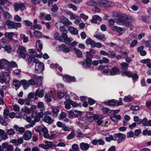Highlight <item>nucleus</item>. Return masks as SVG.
I'll use <instances>...</instances> for the list:
<instances>
[{
    "instance_id": "1",
    "label": "nucleus",
    "mask_w": 151,
    "mask_h": 151,
    "mask_svg": "<svg viewBox=\"0 0 151 151\" xmlns=\"http://www.w3.org/2000/svg\"><path fill=\"white\" fill-rule=\"evenodd\" d=\"M96 51L93 49L91 50L89 52H86V59L85 62L80 61L79 62L80 64L82 65L86 69L90 68L92 63L91 58H92V54H95Z\"/></svg>"
},
{
    "instance_id": "2",
    "label": "nucleus",
    "mask_w": 151,
    "mask_h": 151,
    "mask_svg": "<svg viewBox=\"0 0 151 151\" xmlns=\"http://www.w3.org/2000/svg\"><path fill=\"white\" fill-rule=\"evenodd\" d=\"M6 24L8 28L10 29H17V27H20L22 26L20 23L15 22L9 20L6 21Z\"/></svg>"
},
{
    "instance_id": "3",
    "label": "nucleus",
    "mask_w": 151,
    "mask_h": 151,
    "mask_svg": "<svg viewBox=\"0 0 151 151\" xmlns=\"http://www.w3.org/2000/svg\"><path fill=\"white\" fill-rule=\"evenodd\" d=\"M68 117L73 119L81 116L82 112L76 110H70L68 112Z\"/></svg>"
},
{
    "instance_id": "4",
    "label": "nucleus",
    "mask_w": 151,
    "mask_h": 151,
    "mask_svg": "<svg viewBox=\"0 0 151 151\" xmlns=\"http://www.w3.org/2000/svg\"><path fill=\"white\" fill-rule=\"evenodd\" d=\"M117 21L116 23L117 24L123 25L127 20V16L124 14L118 15L117 17Z\"/></svg>"
},
{
    "instance_id": "5",
    "label": "nucleus",
    "mask_w": 151,
    "mask_h": 151,
    "mask_svg": "<svg viewBox=\"0 0 151 151\" xmlns=\"http://www.w3.org/2000/svg\"><path fill=\"white\" fill-rule=\"evenodd\" d=\"M10 80L9 73L6 72H3L0 75V81L2 83H7Z\"/></svg>"
},
{
    "instance_id": "6",
    "label": "nucleus",
    "mask_w": 151,
    "mask_h": 151,
    "mask_svg": "<svg viewBox=\"0 0 151 151\" xmlns=\"http://www.w3.org/2000/svg\"><path fill=\"white\" fill-rule=\"evenodd\" d=\"M96 3L98 5L101 7H109L113 5L111 2L106 0H98Z\"/></svg>"
},
{
    "instance_id": "7",
    "label": "nucleus",
    "mask_w": 151,
    "mask_h": 151,
    "mask_svg": "<svg viewBox=\"0 0 151 151\" xmlns=\"http://www.w3.org/2000/svg\"><path fill=\"white\" fill-rule=\"evenodd\" d=\"M14 10L17 12L19 10L22 12L25 9V5L23 3H15L13 4Z\"/></svg>"
},
{
    "instance_id": "8",
    "label": "nucleus",
    "mask_w": 151,
    "mask_h": 151,
    "mask_svg": "<svg viewBox=\"0 0 151 151\" xmlns=\"http://www.w3.org/2000/svg\"><path fill=\"white\" fill-rule=\"evenodd\" d=\"M44 65L43 63H40L35 65V71L37 73H40L44 69Z\"/></svg>"
},
{
    "instance_id": "9",
    "label": "nucleus",
    "mask_w": 151,
    "mask_h": 151,
    "mask_svg": "<svg viewBox=\"0 0 151 151\" xmlns=\"http://www.w3.org/2000/svg\"><path fill=\"white\" fill-rule=\"evenodd\" d=\"M114 136L116 138V141H117L118 143L122 142L125 139L126 137L125 134L121 133L115 134Z\"/></svg>"
},
{
    "instance_id": "10",
    "label": "nucleus",
    "mask_w": 151,
    "mask_h": 151,
    "mask_svg": "<svg viewBox=\"0 0 151 151\" xmlns=\"http://www.w3.org/2000/svg\"><path fill=\"white\" fill-rule=\"evenodd\" d=\"M45 145L44 144H40L38 145L39 147L48 150L50 147H52L53 146L52 142L50 141H47Z\"/></svg>"
},
{
    "instance_id": "11",
    "label": "nucleus",
    "mask_w": 151,
    "mask_h": 151,
    "mask_svg": "<svg viewBox=\"0 0 151 151\" xmlns=\"http://www.w3.org/2000/svg\"><path fill=\"white\" fill-rule=\"evenodd\" d=\"M9 63L5 59H0V69H3L5 68L6 67H9Z\"/></svg>"
},
{
    "instance_id": "12",
    "label": "nucleus",
    "mask_w": 151,
    "mask_h": 151,
    "mask_svg": "<svg viewBox=\"0 0 151 151\" xmlns=\"http://www.w3.org/2000/svg\"><path fill=\"white\" fill-rule=\"evenodd\" d=\"M39 17L41 20L50 21L51 19V17L50 14H45L43 13H40Z\"/></svg>"
},
{
    "instance_id": "13",
    "label": "nucleus",
    "mask_w": 151,
    "mask_h": 151,
    "mask_svg": "<svg viewBox=\"0 0 151 151\" xmlns=\"http://www.w3.org/2000/svg\"><path fill=\"white\" fill-rule=\"evenodd\" d=\"M119 69L115 66L113 67L109 71L110 75L112 76L119 75Z\"/></svg>"
},
{
    "instance_id": "14",
    "label": "nucleus",
    "mask_w": 151,
    "mask_h": 151,
    "mask_svg": "<svg viewBox=\"0 0 151 151\" xmlns=\"http://www.w3.org/2000/svg\"><path fill=\"white\" fill-rule=\"evenodd\" d=\"M79 146L81 150L83 151H87L90 147L89 144L83 142L80 143Z\"/></svg>"
},
{
    "instance_id": "15",
    "label": "nucleus",
    "mask_w": 151,
    "mask_h": 151,
    "mask_svg": "<svg viewBox=\"0 0 151 151\" xmlns=\"http://www.w3.org/2000/svg\"><path fill=\"white\" fill-rule=\"evenodd\" d=\"M26 52L25 48L23 46H19L17 52L18 54L21 57Z\"/></svg>"
},
{
    "instance_id": "16",
    "label": "nucleus",
    "mask_w": 151,
    "mask_h": 151,
    "mask_svg": "<svg viewBox=\"0 0 151 151\" xmlns=\"http://www.w3.org/2000/svg\"><path fill=\"white\" fill-rule=\"evenodd\" d=\"M3 146L4 147L5 151H13V147L12 145L9 144L8 142L3 143Z\"/></svg>"
},
{
    "instance_id": "17",
    "label": "nucleus",
    "mask_w": 151,
    "mask_h": 151,
    "mask_svg": "<svg viewBox=\"0 0 151 151\" xmlns=\"http://www.w3.org/2000/svg\"><path fill=\"white\" fill-rule=\"evenodd\" d=\"M32 133L29 130H27L25 132L23 136V138L24 140H28L32 137Z\"/></svg>"
},
{
    "instance_id": "18",
    "label": "nucleus",
    "mask_w": 151,
    "mask_h": 151,
    "mask_svg": "<svg viewBox=\"0 0 151 151\" xmlns=\"http://www.w3.org/2000/svg\"><path fill=\"white\" fill-rule=\"evenodd\" d=\"M63 78L64 81H67L68 82L74 81L75 79L74 77H72L68 75H66Z\"/></svg>"
},
{
    "instance_id": "19",
    "label": "nucleus",
    "mask_w": 151,
    "mask_h": 151,
    "mask_svg": "<svg viewBox=\"0 0 151 151\" xmlns=\"http://www.w3.org/2000/svg\"><path fill=\"white\" fill-rule=\"evenodd\" d=\"M98 20L99 21H101L102 20L101 18L98 15H94L93 16L91 21L92 23H97Z\"/></svg>"
},
{
    "instance_id": "20",
    "label": "nucleus",
    "mask_w": 151,
    "mask_h": 151,
    "mask_svg": "<svg viewBox=\"0 0 151 151\" xmlns=\"http://www.w3.org/2000/svg\"><path fill=\"white\" fill-rule=\"evenodd\" d=\"M117 103V100L114 99H112L108 100L104 102V104H107L109 106H114L116 105Z\"/></svg>"
},
{
    "instance_id": "21",
    "label": "nucleus",
    "mask_w": 151,
    "mask_h": 151,
    "mask_svg": "<svg viewBox=\"0 0 151 151\" xmlns=\"http://www.w3.org/2000/svg\"><path fill=\"white\" fill-rule=\"evenodd\" d=\"M112 29L114 31L117 32L121 34H123L124 31V29L123 28L117 26H114Z\"/></svg>"
},
{
    "instance_id": "22",
    "label": "nucleus",
    "mask_w": 151,
    "mask_h": 151,
    "mask_svg": "<svg viewBox=\"0 0 151 151\" xmlns=\"http://www.w3.org/2000/svg\"><path fill=\"white\" fill-rule=\"evenodd\" d=\"M68 29L70 32L73 35H76L78 34V30L73 27H69Z\"/></svg>"
},
{
    "instance_id": "23",
    "label": "nucleus",
    "mask_w": 151,
    "mask_h": 151,
    "mask_svg": "<svg viewBox=\"0 0 151 151\" xmlns=\"http://www.w3.org/2000/svg\"><path fill=\"white\" fill-rule=\"evenodd\" d=\"M36 47L37 50L40 52L42 48V45L40 40L37 41L36 44Z\"/></svg>"
},
{
    "instance_id": "24",
    "label": "nucleus",
    "mask_w": 151,
    "mask_h": 151,
    "mask_svg": "<svg viewBox=\"0 0 151 151\" xmlns=\"http://www.w3.org/2000/svg\"><path fill=\"white\" fill-rule=\"evenodd\" d=\"M0 136L3 139L6 140L8 138V136L6 133L1 129H0Z\"/></svg>"
},
{
    "instance_id": "25",
    "label": "nucleus",
    "mask_w": 151,
    "mask_h": 151,
    "mask_svg": "<svg viewBox=\"0 0 151 151\" xmlns=\"http://www.w3.org/2000/svg\"><path fill=\"white\" fill-rule=\"evenodd\" d=\"M21 83L23 85V88L24 89H27L28 88L29 85L28 81L25 80H22L21 81Z\"/></svg>"
},
{
    "instance_id": "26",
    "label": "nucleus",
    "mask_w": 151,
    "mask_h": 151,
    "mask_svg": "<svg viewBox=\"0 0 151 151\" xmlns=\"http://www.w3.org/2000/svg\"><path fill=\"white\" fill-rule=\"evenodd\" d=\"M44 95V92L42 90H40L37 89L35 93V95L36 96H38L40 97H42Z\"/></svg>"
},
{
    "instance_id": "27",
    "label": "nucleus",
    "mask_w": 151,
    "mask_h": 151,
    "mask_svg": "<svg viewBox=\"0 0 151 151\" xmlns=\"http://www.w3.org/2000/svg\"><path fill=\"white\" fill-rule=\"evenodd\" d=\"M0 9H1L3 12V16L5 19H7L11 17V16L9 12L4 11L2 7L0 8Z\"/></svg>"
},
{
    "instance_id": "28",
    "label": "nucleus",
    "mask_w": 151,
    "mask_h": 151,
    "mask_svg": "<svg viewBox=\"0 0 151 151\" xmlns=\"http://www.w3.org/2000/svg\"><path fill=\"white\" fill-rule=\"evenodd\" d=\"M13 85L15 86V89L17 90L19 87L20 83L19 81L16 79H14L13 81Z\"/></svg>"
},
{
    "instance_id": "29",
    "label": "nucleus",
    "mask_w": 151,
    "mask_h": 151,
    "mask_svg": "<svg viewBox=\"0 0 151 151\" xmlns=\"http://www.w3.org/2000/svg\"><path fill=\"white\" fill-rule=\"evenodd\" d=\"M14 35L15 33L14 32H6L4 34V35L6 36V37H7L11 40H12L13 37L14 36Z\"/></svg>"
},
{
    "instance_id": "30",
    "label": "nucleus",
    "mask_w": 151,
    "mask_h": 151,
    "mask_svg": "<svg viewBox=\"0 0 151 151\" xmlns=\"http://www.w3.org/2000/svg\"><path fill=\"white\" fill-rule=\"evenodd\" d=\"M63 23L65 25H69L72 24V22L69 19L66 18H64L62 20Z\"/></svg>"
},
{
    "instance_id": "31",
    "label": "nucleus",
    "mask_w": 151,
    "mask_h": 151,
    "mask_svg": "<svg viewBox=\"0 0 151 151\" xmlns=\"http://www.w3.org/2000/svg\"><path fill=\"white\" fill-rule=\"evenodd\" d=\"M44 119L45 122L49 124H51L53 122V120L48 116H45Z\"/></svg>"
},
{
    "instance_id": "32",
    "label": "nucleus",
    "mask_w": 151,
    "mask_h": 151,
    "mask_svg": "<svg viewBox=\"0 0 151 151\" xmlns=\"http://www.w3.org/2000/svg\"><path fill=\"white\" fill-rule=\"evenodd\" d=\"M105 139L106 141L109 142L112 140L116 141V138L115 136L114 137L111 135H109L108 136L106 137Z\"/></svg>"
},
{
    "instance_id": "33",
    "label": "nucleus",
    "mask_w": 151,
    "mask_h": 151,
    "mask_svg": "<svg viewBox=\"0 0 151 151\" xmlns=\"http://www.w3.org/2000/svg\"><path fill=\"white\" fill-rule=\"evenodd\" d=\"M86 4L88 6H95L97 3L94 0H89L86 2Z\"/></svg>"
},
{
    "instance_id": "34",
    "label": "nucleus",
    "mask_w": 151,
    "mask_h": 151,
    "mask_svg": "<svg viewBox=\"0 0 151 151\" xmlns=\"http://www.w3.org/2000/svg\"><path fill=\"white\" fill-rule=\"evenodd\" d=\"M21 57L22 58L25 59L26 61H28V62H30L32 60V59L30 56L25 53Z\"/></svg>"
},
{
    "instance_id": "35",
    "label": "nucleus",
    "mask_w": 151,
    "mask_h": 151,
    "mask_svg": "<svg viewBox=\"0 0 151 151\" xmlns=\"http://www.w3.org/2000/svg\"><path fill=\"white\" fill-rule=\"evenodd\" d=\"M142 41L144 42L146 47H149V50H151V40L145 41L143 40Z\"/></svg>"
},
{
    "instance_id": "36",
    "label": "nucleus",
    "mask_w": 151,
    "mask_h": 151,
    "mask_svg": "<svg viewBox=\"0 0 151 151\" xmlns=\"http://www.w3.org/2000/svg\"><path fill=\"white\" fill-rule=\"evenodd\" d=\"M34 35L37 38H40L42 36V33L38 30L35 31L34 32Z\"/></svg>"
},
{
    "instance_id": "37",
    "label": "nucleus",
    "mask_w": 151,
    "mask_h": 151,
    "mask_svg": "<svg viewBox=\"0 0 151 151\" xmlns=\"http://www.w3.org/2000/svg\"><path fill=\"white\" fill-rule=\"evenodd\" d=\"M94 42V41L91 38H88L86 41V44L88 45H91L92 47H93Z\"/></svg>"
},
{
    "instance_id": "38",
    "label": "nucleus",
    "mask_w": 151,
    "mask_h": 151,
    "mask_svg": "<svg viewBox=\"0 0 151 151\" xmlns=\"http://www.w3.org/2000/svg\"><path fill=\"white\" fill-rule=\"evenodd\" d=\"M94 36L95 37L99 40H101L105 37L104 35L101 33L96 34Z\"/></svg>"
},
{
    "instance_id": "39",
    "label": "nucleus",
    "mask_w": 151,
    "mask_h": 151,
    "mask_svg": "<svg viewBox=\"0 0 151 151\" xmlns=\"http://www.w3.org/2000/svg\"><path fill=\"white\" fill-rule=\"evenodd\" d=\"M120 65L121 66V68L123 70H127L128 69V66L129 64L125 62L121 63H120Z\"/></svg>"
},
{
    "instance_id": "40",
    "label": "nucleus",
    "mask_w": 151,
    "mask_h": 151,
    "mask_svg": "<svg viewBox=\"0 0 151 151\" xmlns=\"http://www.w3.org/2000/svg\"><path fill=\"white\" fill-rule=\"evenodd\" d=\"M133 99L132 96L129 95L125 96L124 98V100L126 102H130L132 101Z\"/></svg>"
},
{
    "instance_id": "41",
    "label": "nucleus",
    "mask_w": 151,
    "mask_h": 151,
    "mask_svg": "<svg viewBox=\"0 0 151 151\" xmlns=\"http://www.w3.org/2000/svg\"><path fill=\"white\" fill-rule=\"evenodd\" d=\"M75 137V132L72 130L71 132L67 137V138L68 139H70L73 138Z\"/></svg>"
},
{
    "instance_id": "42",
    "label": "nucleus",
    "mask_w": 151,
    "mask_h": 151,
    "mask_svg": "<svg viewBox=\"0 0 151 151\" xmlns=\"http://www.w3.org/2000/svg\"><path fill=\"white\" fill-rule=\"evenodd\" d=\"M134 121L136 122L137 124H140L142 123V119H139L138 116H134Z\"/></svg>"
},
{
    "instance_id": "43",
    "label": "nucleus",
    "mask_w": 151,
    "mask_h": 151,
    "mask_svg": "<svg viewBox=\"0 0 151 151\" xmlns=\"http://www.w3.org/2000/svg\"><path fill=\"white\" fill-rule=\"evenodd\" d=\"M73 50L75 51L77 56L78 58H81L82 56V52L79 50L77 49L76 48H74Z\"/></svg>"
},
{
    "instance_id": "44",
    "label": "nucleus",
    "mask_w": 151,
    "mask_h": 151,
    "mask_svg": "<svg viewBox=\"0 0 151 151\" xmlns=\"http://www.w3.org/2000/svg\"><path fill=\"white\" fill-rule=\"evenodd\" d=\"M70 101H65L64 102L65 107L66 109L68 110L71 108V106H70Z\"/></svg>"
},
{
    "instance_id": "45",
    "label": "nucleus",
    "mask_w": 151,
    "mask_h": 151,
    "mask_svg": "<svg viewBox=\"0 0 151 151\" xmlns=\"http://www.w3.org/2000/svg\"><path fill=\"white\" fill-rule=\"evenodd\" d=\"M21 38L23 39V42L24 43H26L28 41V37L26 36L24 34H21L20 35Z\"/></svg>"
},
{
    "instance_id": "46",
    "label": "nucleus",
    "mask_w": 151,
    "mask_h": 151,
    "mask_svg": "<svg viewBox=\"0 0 151 151\" xmlns=\"http://www.w3.org/2000/svg\"><path fill=\"white\" fill-rule=\"evenodd\" d=\"M109 62V60L107 58L104 57L102 60H99V63L101 64L103 63H106Z\"/></svg>"
},
{
    "instance_id": "47",
    "label": "nucleus",
    "mask_w": 151,
    "mask_h": 151,
    "mask_svg": "<svg viewBox=\"0 0 151 151\" xmlns=\"http://www.w3.org/2000/svg\"><path fill=\"white\" fill-rule=\"evenodd\" d=\"M0 124L5 126H6L8 124L5 121V119L2 116H0Z\"/></svg>"
},
{
    "instance_id": "48",
    "label": "nucleus",
    "mask_w": 151,
    "mask_h": 151,
    "mask_svg": "<svg viewBox=\"0 0 151 151\" xmlns=\"http://www.w3.org/2000/svg\"><path fill=\"white\" fill-rule=\"evenodd\" d=\"M73 40V39L71 37H67L64 40L65 42L67 45H69L71 42Z\"/></svg>"
},
{
    "instance_id": "49",
    "label": "nucleus",
    "mask_w": 151,
    "mask_h": 151,
    "mask_svg": "<svg viewBox=\"0 0 151 151\" xmlns=\"http://www.w3.org/2000/svg\"><path fill=\"white\" fill-rule=\"evenodd\" d=\"M15 133V131L13 129H7L6 132L7 134L10 135H13Z\"/></svg>"
},
{
    "instance_id": "50",
    "label": "nucleus",
    "mask_w": 151,
    "mask_h": 151,
    "mask_svg": "<svg viewBox=\"0 0 151 151\" xmlns=\"http://www.w3.org/2000/svg\"><path fill=\"white\" fill-rule=\"evenodd\" d=\"M30 28L31 29H32L33 30H35V29H37L38 30H40L42 29V27L40 25L36 24L34 25L33 27L32 26L31 27H30Z\"/></svg>"
},
{
    "instance_id": "51",
    "label": "nucleus",
    "mask_w": 151,
    "mask_h": 151,
    "mask_svg": "<svg viewBox=\"0 0 151 151\" xmlns=\"http://www.w3.org/2000/svg\"><path fill=\"white\" fill-rule=\"evenodd\" d=\"M67 114L64 112H62L59 116V119L60 120H63L64 118L66 117Z\"/></svg>"
},
{
    "instance_id": "52",
    "label": "nucleus",
    "mask_w": 151,
    "mask_h": 151,
    "mask_svg": "<svg viewBox=\"0 0 151 151\" xmlns=\"http://www.w3.org/2000/svg\"><path fill=\"white\" fill-rule=\"evenodd\" d=\"M67 14L70 16V19H75L77 16L73 14L70 12L69 11L67 12Z\"/></svg>"
},
{
    "instance_id": "53",
    "label": "nucleus",
    "mask_w": 151,
    "mask_h": 151,
    "mask_svg": "<svg viewBox=\"0 0 151 151\" xmlns=\"http://www.w3.org/2000/svg\"><path fill=\"white\" fill-rule=\"evenodd\" d=\"M72 148L74 151H79L78 146L77 144H73L72 146Z\"/></svg>"
},
{
    "instance_id": "54",
    "label": "nucleus",
    "mask_w": 151,
    "mask_h": 151,
    "mask_svg": "<svg viewBox=\"0 0 151 151\" xmlns=\"http://www.w3.org/2000/svg\"><path fill=\"white\" fill-rule=\"evenodd\" d=\"M138 42L136 40H134L130 43V47L132 48L135 47L137 45Z\"/></svg>"
},
{
    "instance_id": "55",
    "label": "nucleus",
    "mask_w": 151,
    "mask_h": 151,
    "mask_svg": "<svg viewBox=\"0 0 151 151\" xmlns=\"http://www.w3.org/2000/svg\"><path fill=\"white\" fill-rule=\"evenodd\" d=\"M55 135L52 134L50 136V135L49 134L47 133V134H45V137L47 139H52L54 138L55 137Z\"/></svg>"
},
{
    "instance_id": "56",
    "label": "nucleus",
    "mask_w": 151,
    "mask_h": 151,
    "mask_svg": "<svg viewBox=\"0 0 151 151\" xmlns=\"http://www.w3.org/2000/svg\"><path fill=\"white\" fill-rule=\"evenodd\" d=\"M25 24L28 27L31 26L32 25V23L31 21L28 20H24L23 21Z\"/></svg>"
},
{
    "instance_id": "57",
    "label": "nucleus",
    "mask_w": 151,
    "mask_h": 151,
    "mask_svg": "<svg viewBox=\"0 0 151 151\" xmlns=\"http://www.w3.org/2000/svg\"><path fill=\"white\" fill-rule=\"evenodd\" d=\"M54 38L56 40H59L60 41H63V40L61 39L60 36L59 35L58 32L55 33L54 35Z\"/></svg>"
},
{
    "instance_id": "58",
    "label": "nucleus",
    "mask_w": 151,
    "mask_h": 151,
    "mask_svg": "<svg viewBox=\"0 0 151 151\" xmlns=\"http://www.w3.org/2000/svg\"><path fill=\"white\" fill-rule=\"evenodd\" d=\"M122 74L123 76L126 75L129 77L132 76V74L129 71H124L122 72Z\"/></svg>"
},
{
    "instance_id": "59",
    "label": "nucleus",
    "mask_w": 151,
    "mask_h": 151,
    "mask_svg": "<svg viewBox=\"0 0 151 151\" xmlns=\"http://www.w3.org/2000/svg\"><path fill=\"white\" fill-rule=\"evenodd\" d=\"M142 123L144 126H147L148 124L147 119L146 118H144L142 120Z\"/></svg>"
},
{
    "instance_id": "60",
    "label": "nucleus",
    "mask_w": 151,
    "mask_h": 151,
    "mask_svg": "<svg viewBox=\"0 0 151 151\" xmlns=\"http://www.w3.org/2000/svg\"><path fill=\"white\" fill-rule=\"evenodd\" d=\"M58 10V7L56 4H55L53 5L52 8L51 9V11L53 12H56Z\"/></svg>"
},
{
    "instance_id": "61",
    "label": "nucleus",
    "mask_w": 151,
    "mask_h": 151,
    "mask_svg": "<svg viewBox=\"0 0 151 151\" xmlns=\"http://www.w3.org/2000/svg\"><path fill=\"white\" fill-rule=\"evenodd\" d=\"M45 97L47 102H50L52 100L51 96L49 94H46L45 96Z\"/></svg>"
},
{
    "instance_id": "62",
    "label": "nucleus",
    "mask_w": 151,
    "mask_h": 151,
    "mask_svg": "<svg viewBox=\"0 0 151 151\" xmlns=\"http://www.w3.org/2000/svg\"><path fill=\"white\" fill-rule=\"evenodd\" d=\"M68 7L69 8L72 9L74 11H76L77 9V6L76 5H73L72 4H68Z\"/></svg>"
},
{
    "instance_id": "63",
    "label": "nucleus",
    "mask_w": 151,
    "mask_h": 151,
    "mask_svg": "<svg viewBox=\"0 0 151 151\" xmlns=\"http://www.w3.org/2000/svg\"><path fill=\"white\" fill-rule=\"evenodd\" d=\"M14 20L18 22H20L22 21L21 18L18 15H16L14 17Z\"/></svg>"
},
{
    "instance_id": "64",
    "label": "nucleus",
    "mask_w": 151,
    "mask_h": 151,
    "mask_svg": "<svg viewBox=\"0 0 151 151\" xmlns=\"http://www.w3.org/2000/svg\"><path fill=\"white\" fill-rule=\"evenodd\" d=\"M135 38V37L133 35L131 34L129 37L128 39V41L129 42H130L134 40V39Z\"/></svg>"
}]
</instances>
